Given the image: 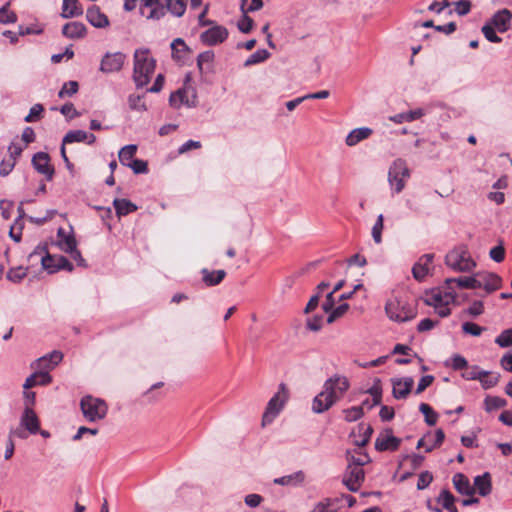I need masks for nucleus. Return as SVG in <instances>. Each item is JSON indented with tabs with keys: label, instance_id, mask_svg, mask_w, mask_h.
<instances>
[{
	"label": "nucleus",
	"instance_id": "nucleus-48",
	"mask_svg": "<svg viewBox=\"0 0 512 512\" xmlns=\"http://www.w3.org/2000/svg\"><path fill=\"white\" fill-rule=\"evenodd\" d=\"M484 313V303L480 300L473 301L466 309L463 310V314L472 318H476Z\"/></svg>",
	"mask_w": 512,
	"mask_h": 512
},
{
	"label": "nucleus",
	"instance_id": "nucleus-1",
	"mask_svg": "<svg viewBox=\"0 0 512 512\" xmlns=\"http://www.w3.org/2000/svg\"><path fill=\"white\" fill-rule=\"evenodd\" d=\"M348 388L349 382L344 376H333L327 379L323 390L313 400L312 410L318 414L327 411L342 398Z\"/></svg>",
	"mask_w": 512,
	"mask_h": 512
},
{
	"label": "nucleus",
	"instance_id": "nucleus-20",
	"mask_svg": "<svg viewBox=\"0 0 512 512\" xmlns=\"http://www.w3.org/2000/svg\"><path fill=\"white\" fill-rule=\"evenodd\" d=\"M433 258V254H425L414 264L412 273L416 280L421 281L429 274Z\"/></svg>",
	"mask_w": 512,
	"mask_h": 512
},
{
	"label": "nucleus",
	"instance_id": "nucleus-30",
	"mask_svg": "<svg viewBox=\"0 0 512 512\" xmlns=\"http://www.w3.org/2000/svg\"><path fill=\"white\" fill-rule=\"evenodd\" d=\"M304 480L305 474L303 473V471H296L292 474L275 478L273 480V483L281 486L297 487L300 486L304 482Z\"/></svg>",
	"mask_w": 512,
	"mask_h": 512
},
{
	"label": "nucleus",
	"instance_id": "nucleus-50",
	"mask_svg": "<svg viewBox=\"0 0 512 512\" xmlns=\"http://www.w3.org/2000/svg\"><path fill=\"white\" fill-rule=\"evenodd\" d=\"M26 275H27V269L20 266V267L11 268L7 272L6 277L11 282L19 283L26 277Z\"/></svg>",
	"mask_w": 512,
	"mask_h": 512
},
{
	"label": "nucleus",
	"instance_id": "nucleus-14",
	"mask_svg": "<svg viewBox=\"0 0 512 512\" xmlns=\"http://www.w3.org/2000/svg\"><path fill=\"white\" fill-rule=\"evenodd\" d=\"M140 12L147 19L159 20L165 13L162 0H141Z\"/></svg>",
	"mask_w": 512,
	"mask_h": 512
},
{
	"label": "nucleus",
	"instance_id": "nucleus-34",
	"mask_svg": "<svg viewBox=\"0 0 512 512\" xmlns=\"http://www.w3.org/2000/svg\"><path fill=\"white\" fill-rule=\"evenodd\" d=\"M19 216L15 219L14 223L10 227L9 235L15 241L19 242L22 236V230L24 227V210L22 205L18 207Z\"/></svg>",
	"mask_w": 512,
	"mask_h": 512
},
{
	"label": "nucleus",
	"instance_id": "nucleus-23",
	"mask_svg": "<svg viewBox=\"0 0 512 512\" xmlns=\"http://www.w3.org/2000/svg\"><path fill=\"white\" fill-rule=\"evenodd\" d=\"M95 141L96 136L94 134L87 133L83 130H70L65 134L63 138V144L85 142L88 145H92L95 143Z\"/></svg>",
	"mask_w": 512,
	"mask_h": 512
},
{
	"label": "nucleus",
	"instance_id": "nucleus-15",
	"mask_svg": "<svg viewBox=\"0 0 512 512\" xmlns=\"http://www.w3.org/2000/svg\"><path fill=\"white\" fill-rule=\"evenodd\" d=\"M126 60V55L121 52L107 53L100 65V70L103 73H113L120 71Z\"/></svg>",
	"mask_w": 512,
	"mask_h": 512
},
{
	"label": "nucleus",
	"instance_id": "nucleus-40",
	"mask_svg": "<svg viewBox=\"0 0 512 512\" xmlns=\"http://www.w3.org/2000/svg\"><path fill=\"white\" fill-rule=\"evenodd\" d=\"M271 56L270 52L266 49H258L251 54L244 62L245 67H250L266 61Z\"/></svg>",
	"mask_w": 512,
	"mask_h": 512
},
{
	"label": "nucleus",
	"instance_id": "nucleus-9",
	"mask_svg": "<svg viewBox=\"0 0 512 512\" xmlns=\"http://www.w3.org/2000/svg\"><path fill=\"white\" fill-rule=\"evenodd\" d=\"M475 289H483L486 293H492L498 290L502 285V278L493 272L475 273Z\"/></svg>",
	"mask_w": 512,
	"mask_h": 512
},
{
	"label": "nucleus",
	"instance_id": "nucleus-18",
	"mask_svg": "<svg viewBox=\"0 0 512 512\" xmlns=\"http://www.w3.org/2000/svg\"><path fill=\"white\" fill-rule=\"evenodd\" d=\"M414 380L412 377L392 379V394L396 399H405L410 394Z\"/></svg>",
	"mask_w": 512,
	"mask_h": 512
},
{
	"label": "nucleus",
	"instance_id": "nucleus-43",
	"mask_svg": "<svg viewBox=\"0 0 512 512\" xmlns=\"http://www.w3.org/2000/svg\"><path fill=\"white\" fill-rule=\"evenodd\" d=\"M337 500L332 498H325L318 502L310 512H336Z\"/></svg>",
	"mask_w": 512,
	"mask_h": 512
},
{
	"label": "nucleus",
	"instance_id": "nucleus-10",
	"mask_svg": "<svg viewBox=\"0 0 512 512\" xmlns=\"http://www.w3.org/2000/svg\"><path fill=\"white\" fill-rule=\"evenodd\" d=\"M228 35L229 32L226 27L213 24V26L200 34V41L207 46H216L225 42Z\"/></svg>",
	"mask_w": 512,
	"mask_h": 512
},
{
	"label": "nucleus",
	"instance_id": "nucleus-42",
	"mask_svg": "<svg viewBox=\"0 0 512 512\" xmlns=\"http://www.w3.org/2000/svg\"><path fill=\"white\" fill-rule=\"evenodd\" d=\"M137 152V146L134 144L126 145L119 151L118 157L122 165L127 166Z\"/></svg>",
	"mask_w": 512,
	"mask_h": 512
},
{
	"label": "nucleus",
	"instance_id": "nucleus-57",
	"mask_svg": "<svg viewBox=\"0 0 512 512\" xmlns=\"http://www.w3.org/2000/svg\"><path fill=\"white\" fill-rule=\"evenodd\" d=\"M485 330L484 327L479 326L473 322H464L462 324V331L465 334H469L472 336H480L482 332Z\"/></svg>",
	"mask_w": 512,
	"mask_h": 512
},
{
	"label": "nucleus",
	"instance_id": "nucleus-44",
	"mask_svg": "<svg viewBox=\"0 0 512 512\" xmlns=\"http://www.w3.org/2000/svg\"><path fill=\"white\" fill-rule=\"evenodd\" d=\"M483 389H490L499 382V375L483 370L479 379Z\"/></svg>",
	"mask_w": 512,
	"mask_h": 512
},
{
	"label": "nucleus",
	"instance_id": "nucleus-41",
	"mask_svg": "<svg viewBox=\"0 0 512 512\" xmlns=\"http://www.w3.org/2000/svg\"><path fill=\"white\" fill-rule=\"evenodd\" d=\"M507 405L506 399L499 396H486L484 399V409L487 412H492L494 410L503 408Z\"/></svg>",
	"mask_w": 512,
	"mask_h": 512
},
{
	"label": "nucleus",
	"instance_id": "nucleus-59",
	"mask_svg": "<svg viewBox=\"0 0 512 512\" xmlns=\"http://www.w3.org/2000/svg\"><path fill=\"white\" fill-rule=\"evenodd\" d=\"M128 103L131 109L138 111L147 110L146 104L143 100L142 96L139 95H130L128 98Z\"/></svg>",
	"mask_w": 512,
	"mask_h": 512
},
{
	"label": "nucleus",
	"instance_id": "nucleus-37",
	"mask_svg": "<svg viewBox=\"0 0 512 512\" xmlns=\"http://www.w3.org/2000/svg\"><path fill=\"white\" fill-rule=\"evenodd\" d=\"M203 281L207 286H216L222 282L226 276L224 270L209 271L208 269L202 270Z\"/></svg>",
	"mask_w": 512,
	"mask_h": 512
},
{
	"label": "nucleus",
	"instance_id": "nucleus-7",
	"mask_svg": "<svg viewBox=\"0 0 512 512\" xmlns=\"http://www.w3.org/2000/svg\"><path fill=\"white\" fill-rule=\"evenodd\" d=\"M80 407L85 419L89 422H96L104 419L108 412L106 402L91 395L84 396L81 399Z\"/></svg>",
	"mask_w": 512,
	"mask_h": 512
},
{
	"label": "nucleus",
	"instance_id": "nucleus-11",
	"mask_svg": "<svg viewBox=\"0 0 512 512\" xmlns=\"http://www.w3.org/2000/svg\"><path fill=\"white\" fill-rule=\"evenodd\" d=\"M365 480V472L361 467L347 465L342 482L351 492H357Z\"/></svg>",
	"mask_w": 512,
	"mask_h": 512
},
{
	"label": "nucleus",
	"instance_id": "nucleus-52",
	"mask_svg": "<svg viewBox=\"0 0 512 512\" xmlns=\"http://www.w3.org/2000/svg\"><path fill=\"white\" fill-rule=\"evenodd\" d=\"M79 88V85L76 81H68L64 83L62 88L60 89L58 96L59 98H65L73 96L75 93H77Z\"/></svg>",
	"mask_w": 512,
	"mask_h": 512
},
{
	"label": "nucleus",
	"instance_id": "nucleus-39",
	"mask_svg": "<svg viewBox=\"0 0 512 512\" xmlns=\"http://www.w3.org/2000/svg\"><path fill=\"white\" fill-rule=\"evenodd\" d=\"M437 502L442 505V508L449 512H459L457 507L454 505L455 497L448 490H442L437 498Z\"/></svg>",
	"mask_w": 512,
	"mask_h": 512
},
{
	"label": "nucleus",
	"instance_id": "nucleus-56",
	"mask_svg": "<svg viewBox=\"0 0 512 512\" xmlns=\"http://www.w3.org/2000/svg\"><path fill=\"white\" fill-rule=\"evenodd\" d=\"M8 6L9 3L0 8V23L9 24L14 23L17 20L16 14L9 11Z\"/></svg>",
	"mask_w": 512,
	"mask_h": 512
},
{
	"label": "nucleus",
	"instance_id": "nucleus-29",
	"mask_svg": "<svg viewBox=\"0 0 512 512\" xmlns=\"http://www.w3.org/2000/svg\"><path fill=\"white\" fill-rule=\"evenodd\" d=\"M347 461L348 465L363 468L364 465L371 461V458L368 453L363 451L362 448L358 447L353 451L347 452Z\"/></svg>",
	"mask_w": 512,
	"mask_h": 512
},
{
	"label": "nucleus",
	"instance_id": "nucleus-13",
	"mask_svg": "<svg viewBox=\"0 0 512 512\" xmlns=\"http://www.w3.org/2000/svg\"><path fill=\"white\" fill-rule=\"evenodd\" d=\"M63 359L62 352L54 350L34 361L31 367L37 371H46L48 374L53 370Z\"/></svg>",
	"mask_w": 512,
	"mask_h": 512
},
{
	"label": "nucleus",
	"instance_id": "nucleus-46",
	"mask_svg": "<svg viewBox=\"0 0 512 512\" xmlns=\"http://www.w3.org/2000/svg\"><path fill=\"white\" fill-rule=\"evenodd\" d=\"M186 9V0H167V10L174 16L180 17Z\"/></svg>",
	"mask_w": 512,
	"mask_h": 512
},
{
	"label": "nucleus",
	"instance_id": "nucleus-45",
	"mask_svg": "<svg viewBox=\"0 0 512 512\" xmlns=\"http://www.w3.org/2000/svg\"><path fill=\"white\" fill-rule=\"evenodd\" d=\"M419 411L424 415L425 422L429 426H434L438 419V414L432 409L427 403H421L419 405Z\"/></svg>",
	"mask_w": 512,
	"mask_h": 512
},
{
	"label": "nucleus",
	"instance_id": "nucleus-8",
	"mask_svg": "<svg viewBox=\"0 0 512 512\" xmlns=\"http://www.w3.org/2000/svg\"><path fill=\"white\" fill-rule=\"evenodd\" d=\"M410 177V170L405 161L397 159L390 166L388 171V182L392 190V194L400 193L404 188L406 181Z\"/></svg>",
	"mask_w": 512,
	"mask_h": 512
},
{
	"label": "nucleus",
	"instance_id": "nucleus-33",
	"mask_svg": "<svg viewBox=\"0 0 512 512\" xmlns=\"http://www.w3.org/2000/svg\"><path fill=\"white\" fill-rule=\"evenodd\" d=\"M83 14V7L78 0H63L62 13L63 18H74Z\"/></svg>",
	"mask_w": 512,
	"mask_h": 512
},
{
	"label": "nucleus",
	"instance_id": "nucleus-64",
	"mask_svg": "<svg viewBox=\"0 0 512 512\" xmlns=\"http://www.w3.org/2000/svg\"><path fill=\"white\" fill-rule=\"evenodd\" d=\"M450 362V365L454 370H462L468 367L467 360L459 354L453 355L450 359Z\"/></svg>",
	"mask_w": 512,
	"mask_h": 512
},
{
	"label": "nucleus",
	"instance_id": "nucleus-61",
	"mask_svg": "<svg viewBox=\"0 0 512 512\" xmlns=\"http://www.w3.org/2000/svg\"><path fill=\"white\" fill-rule=\"evenodd\" d=\"M127 167L131 168L136 174H145L148 172L147 162L141 159L132 160Z\"/></svg>",
	"mask_w": 512,
	"mask_h": 512
},
{
	"label": "nucleus",
	"instance_id": "nucleus-19",
	"mask_svg": "<svg viewBox=\"0 0 512 512\" xmlns=\"http://www.w3.org/2000/svg\"><path fill=\"white\" fill-rule=\"evenodd\" d=\"M401 440L392 435L390 431L380 433L375 441V449L378 451H395L398 449Z\"/></svg>",
	"mask_w": 512,
	"mask_h": 512
},
{
	"label": "nucleus",
	"instance_id": "nucleus-24",
	"mask_svg": "<svg viewBox=\"0 0 512 512\" xmlns=\"http://www.w3.org/2000/svg\"><path fill=\"white\" fill-rule=\"evenodd\" d=\"M86 19L96 28H105L109 25L108 17L95 5L87 9Z\"/></svg>",
	"mask_w": 512,
	"mask_h": 512
},
{
	"label": "nucleus",
	"instance_id": "nucleus-4",
	"mask_svg": "<svg viewBox=\"0 0 512 512\" xmlns=\"http://www.w3.org/2000/svg\"><path fill=\"white\" fill-rule=\"evenodd\" d=\"M445 263L449 268L458 272H469L476 267V262L465 245L457 246L448 252Z\"/></svg>",
	"mask_w": 512,
	"mask_h": 512
},
{
	"label": "nucleus",
	"instance_id": "nucleus-16",
	"mask_svg": "<svg viewBox=\"0 0 512 512\" xmlns=\"http://www.w3.org/2000/svg\"><path fill=\"white\" fill-rule=\"evenodd\" d=\"M32 165L37 172L43 174L48 181L54 176V168L50 164V157L45 152H37L32 158Z\"/></svg>",
	"mask_w": 512,
	"mask_h": 512
},
{
	"label": "nucleus",
	"instance_id": "nucleus-53",
	"mask_svg": "<svg viewBox=\"0 0 512 512\" xmlns=\"http://www.w3.org/2000/svg\"><path fill=\"white\" fill-rule=\"evenodd\" d=\"M496 30L497 29L493 27L490 23H486L482 27V33L489 42L500 43L502 39L499 36H497Z\"/></svg>",
	"mask_w": 512,
	"mask_h": 512
},
{
	"label": "nucleus",
	"instance_id": "nucleus-36",
	"mask_svg": "<svg viewBox=\"0 0 512 512\" xmlns=\"http://www.w3.org/2000/svg\"><path fill=\"white\" fill-rule=\"evenodd\" d=\"M113 206L118 217L126 216L137 210V206L127 199L117 198L113 201Z\"/></svg>",
	"mask_w": 512,
	"mask_h": 512
},
{
	"label": "nucleus",
	"instance_id": "nucleus-25",
	"mask_svg": "<svg viewBox=\"0 0 512 512\" xmlns=\"http://www.w3.org/2000/svg\"><path fill=\"white\" fill-rule=\"evenodd\" d=\"M62 33L70 39H81L86 36L87 29L83 23L72 21L63 26Z\"/></svg>",
	"mask_w": 512,
	"mask_h": 512
},
{
	"label": "nucleus",
	"instance_id": "nucleus-2",
	"mask_svg": "<svg viewBox=\"0 0 512 512\" xmlns=\"http://www.w3.org/2000/svg\"><path fill=\"white\" fill-rule=\"evenodd\" d=\"M133 60V80L137 88H142L150 82L155 72L156 60L147 48L136 49Z\"/></svg>",
	"mask_w": 512,
	"mask_h": 512
},
{
	"label": "nucleus",
	"instance_id": "nucleus-63",
	"mask_svg": "<svg viewBox=\"0 0 512 512\" xmlns=\"http://www.w3.org/2000/svg\"><path fill=\"white\" fill-rule=\"evenodd\" d=\"M44 108L41 104H35L30 108L29 114L24 118L25 122H34L37 121L41 114L43 113Z\"/></svg>",
	"mask_w": 512,
	"mask_h": 512
},
{
	"label": "nucleus",
	"instance_id": "nucleus-60",
	"mask_svg": "<svg viewBox=\"0 0 512 512\" xmlns=\"http://www.w3.org/2000/svg\"><path fill=\"white\" fill-rule=\"evenodd\" d=\"M263 7L262 0H242L241 9L246 12H254Z\"/></svg>",
	"mask_w": 512,
	"mask_h": 512
},
{
	"label": "nucleus",
	"instance_id": "nucleus-21",
	"mask_svg": "<svg viewBox=\"0 0 512 512\" xmlns=\"http://www.w3.org/2000/svg\"><path fill=\"white\" fill-rule=\"evenodd\" d=\"M512 13L508 9L496 12L490 20V24L500 33L508 31L511 27Z\"/></svg>",
	"mask_w": 512,
	"mask_h": 512
},
{
	"label": "nucleus",
	"instance_id": "nucleus-55",
	"mask_svg": "<svg viewBox=\"0 0 512 512\" xmlns=\"http://www.w3.org/2000/svg\"><path fill=\"white\" fill-rule=\"evenodd\" d=\"M363 415V407L362 406H354L344 410L345 420L348 422L356 421L360 419Z\"/></svg>",
	"mask_w": 512,
	"mask_h": 512
},
{
	"label": "nucleus",
	"instance_id": "nucleus-47",
	"mask_svg": "<svg viewBox=\"0 0 512 512\" xmlns=\"http://www.w3.org/2000/svg\"><path fill=\"white\" fill-rule=\"evenodd\" d=\"M384 229V217L382 214L378 215L372 230V238L376 244H380L382 242V231Z\"/></svg>",
	"mask_w": 512,
	"mask_h": 512
},
{
	"label": "nucleus",
	"instance_id": "nucleus-35",
	"mask_svg": "<svg viewBox=\"0 0 512 512\" xmlns=\"http://www.w3.org/2000/svg\"><path fill=\"white\" fill-rule=\"evenodd\" d=\"M474 280L475 274L472 276L448 278L445 282L451 290H454V285L462 289H475Z\"/></svg>",
	"mask_w": 512,
	"mask_h": 512
},
{
	"label": "nucleus",
	"instance_id": "nucleus-17",
	"mask_svg": "<svg viewBox=\"0 0 512 512\" xmlns=\"http://www.w3.org/2000/svg\"><path fill=\"white\" fill-rule=\"evenodd\" d=\"M444 438L442 429H437L434 433L428 432L418 441L417 448H424L425 452H431L443 443Z\"/></svg>",
	"mask_w": 512,
	"mask_h": 512
},
{
	"label": "nucleus",
	"instance_id": "nucleus-3",
	"mask_svg": "<svg viewBox=\"0 0 512 512\" xmlns=\"http://www.w3.org/2000/svg\"><path fill=\"white\" fill-rule=\"evenodd\" d=\"M457 294L454 290L444 286L432 289L425 294L424 301L427 305L434 307L440 317H447L451 314L450 305L456 300Z\"/></svg>",
	"mask_w": 512,
	"mask_h": 512
},
{
	"label": "nucleus",
	"instance_id": "nucleus-32",
	"mask_svg": "<svg viewBox=\"0 0 512 512\" xmlns=\"http://www.w3.org/2000/svg\"><path fill=\"white\" fill-rule=\"evenodd\" d=\"M76 244L75 237L72 234L67 233L63 228L58 229L57 245L62 251L69 253L76 247Z\"/></svg>",
	"mask_w": 512,
	"mask_h": 512
},
{
	"label": "nucleus",
	"instance_id": "nucleus-31",
	"mask_svg": "<svg viewBox=\"0 0 512 512\" xmlns=\"http://www.w3.org/2000/svg\"><path fill=\"white\" fill-rule=\"evenodd\" d=\"M357 433H358V436L356 435L355 432H353V436L355 438L354 444L357 447L363 448L370 441V438L373 433V428L368 424L360 423L357 426Z\"/></svg>",
	"mask_w": 512,
	"mask_h": 512
},
{
	"label": "nucleus",
	"instance_id": "nucleus-58",
	"mask_svg": "<svg viewBox=\"0 0 512 512\" xmlns=\"http://www.w3.org/2000/svg\"><path fill=\"white\" fill-rule=\"evenodd\" d=\"M371 392V400L368 398L366 400L362 401V404L360 406L367 407L368 409L378 405L381 401V393L378 388H372L370 390Z\"/></svg>",
	"mask_w": 512,
	"mask_h": 512
},
{
	"label": "nucleus",
	"instance_id": "nucleus-6",
	"mask_svg": "<svg viewBox=\"0 0 512 512\" xmlns=\"http://www.w3.org/2000/svg\"><path fill=\"white\" fill-rule=\"evenodd\" d=\"M289 399V391L284 383L279 385L278 391L269 400L262 417V424H271L284 408Z\"/></svg>",
	"mask_w": 512,
	"mask_h": 512
},
{
	"label": "nucleus",
	"instance_id": "nucleus-5",
	"mask_svg": "<svg viewBox=\"0 0 512 512\" xmlns=\"http://www.w3.org/2000/svg\"><path fill=\"white\" fill-rule=\"evenodd\" d=\"M385 311L391 320L397 322L410 321L416 316L414 307L399 297L389 299Z\"/></svg>",
	"mask_w": 512,
	"mask_h": 512
},
{
	"label": "nucleus",
	"instance_id": "nucleus-26",
	"mask_svg": "<svg viewBox=\"0 0 512 512\" xmlns=\"http://www.w3.org/2000/svg\"><path fill=\"white\" fill-rule=\"evenodd\" d=\"M372 132V129L368 127L355 128L347 135L345 143L349 147L356 146L361 141L369 138Z\"/></svg>",
	"mask_w": 512,
	"mask_h": 512
},
{
	"label": "nucleus",
	"instance_id": "nucleus-51",
	"mask_svg": "<svg viewBox=\"0 0 512 512\" xmlns=\"http://www.w3.org/2000/svg\"><path fill=\"white\" fill-rule=\"evenodd\" d=\"M495 343L501 348L512 346V328L502 331L496 338Z\"/></svg>",
	"mask_w": 512,
	"mask_h": 512
},
{
	"label": "nucleus",
	"instance_id": "nucleus-12",
	"mask_svg": "<svg viewBox=\"0 0 512 512\" xmlns=\"http://www.w3.org/2000/svg\"><path fill=\"white\" fill-rule=\"evenodd\" d=\"M41 264L48 273H55L61 269L72 271L73 265L64 256L50 255L47 253L41 258Z\"/></svg>",
	"mask_w": 512,
	"mask_h": 512
},
{
	"label": "nucleus",
	"instance_id": "nucleus-22",
	"mask_svg": "<svg viewBox=\"0 0 512 512\" xmlns=\"http://www.w3.org/2000/svg\"><path fill=\"white\" fill-rule=\"evenodd\" d=\"M20 424L30 434H37L39 432L40 422L34 409H24L20 418Z\"/></svg>",
	"mask_w": 512,
	"mask_h": 512
},
{
	"label": "nucleus",
	"instance_id": "nucleus-38",
	"mask_svg": "<svg viewBox=\"0 0 512 512\" xmlns=\"http://www.w3.org/2000/svg\"><path fill=\"white\" fill-rule=\"evenodd\" d=\"M214 57V52L211 50L204 51L197 56V66L201 73L210 71Z\"/></svg>",
	"mask_w": 512,
	"mask_h": 512
},
{
	"label": "nucleus",
	"instance_id": "nucleus-28",
	"mask_svg": "<svg viewBox=\"0 0 512 512\" xmlns=\"http://www.w3.org/2000/svg\"><path fill=\"white\" fill-rule=\"evenodd\" d=\"M452 481L458 493L467 496H471L474 494V488L471 486L468 477L465 476L463 473L454 474Z\"/></svg>",
	"mask_w": 512,
	"mask_h": 512
},
{
	"label": "nucleus",
	"instance_id": "nucleus-54",
	"mask_svg": "<svg viewBox=\"0 0 512 512\" xmlns=\"http://www.w3.org/2000/svg\"><path fill=\"white\" fill-rule=\"evenodd\" d=\"M169 103L172 107L179 108L182 104L187 103L186 92L184 90H177L169 97Z\"/></svg>",
	"mask_w": 512,
	"mask_h": 512
},
{
	"label": "nucleus",
	"instance_id": "nucleus-62",
	"mask_svg": "<svg viewBox=\"0 0 512 512\" xmlns=\"http://www.w3.org/2000/svg\"><path fill=\"white\" fill-rule=\"evenodd\" d=\"M490 258L497 262L501 263L505 259V248L502 243L493 247L489 252Z\"/></svg>",
	"mask_w": 512,
	"mask_h": 512
},
{
	"label": "nucleus",
	"instance_id": "nucleus-49",
	"mask_svg": "<svg viewBox=\"0 0 512 512\" xmlns=\"http://www.w3.org/2000/svg\"><path fill=\"white\" fill-rule=\"evenodd\" d=\"M172 54L174 57L181 59L188 52V47L181 38H176L171 43Z\"/></svg>",
	"mask_w": 512,
	"mask_h": 512
},
{
	"label": "nucleus",
	"instance_id": "nucleus-27",
	"mask_svg": "<svg viewBox=\"0 0 512 512\" xmlns=\"http://www.w3.org/2000/svg\"><path fill=\"white\" fill-rule=\"evenodd\" d=\"M474 491L476 490L479 495L485 497L491 493L492 490V482L491 475L488 472L483 473L482 475H477L474 478Z\"/></svg>",
	"mask_w": 512,
	"mask_h": 512
}]
</instances>
